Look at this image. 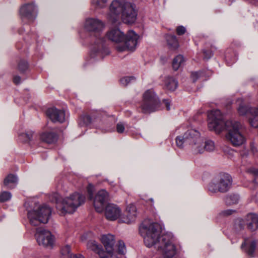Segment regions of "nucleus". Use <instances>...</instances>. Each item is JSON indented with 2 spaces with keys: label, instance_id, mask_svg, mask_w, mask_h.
Listing matches in <instances>:
<instances>
[{
  "label": "nucleus",
  "instance_id": "obj_1",
  "mask_svg": "<svg viewBox=\"0 0 258 258\" xmlns=\"http://www.w3.org/2000/svg\"><path fill=\"white\" fill-rule=\"evenodd\" d=\"M103 22L96 19L90 18L86 21L85 28L90 32L94 44L90 52V57L96 59H103L109 53L106 39L112 42H123V45L118 46L117 50L122 52L125 50L133 51L135 49L139 36L133 30H130L124 35L119 29L114 28L109 31L105 37L101 36V31L104 28Z\"/></svg>",
  "mask_w": 258,
  "mask_h": 258
},
{
  "label": "nucleus",
  "instance_id": "obj_2",
  "mask_svg": "<svg viewBox=\"0 0 258 258\" xmlns=\"http://www.w3.org/2000/svg\"><path fill=\"white\" fill-rule=\"evenodd\" d=\"M145 245L154 248L162 258H173L177 253L175 238L171 232H164L162 227H140Z\"/></svg>",
  "mask_w": 258,
  "mask_h": 258
},
{
  "label": "nucleus",
  "instance_id": "obj_3",
  "mask_svg": "<svg viewBox=\"0 0 258 258\" xmlns=\"http://www.w3.org/2000/svg\"><path fill=\"white\" fill-rule=\"evenodd\" d=\"M208 127L211 131H214L218 133L224 130L228 131L226 135L227 139L233 146H239L245 142V138L240 132L241 124L238 121H227L223 119V115L220 110H214L209 112Z\"/></svg>",
  "mask_w": 258,
  "mask_h": 258
},
{
  "label": "nucleus",
  "instance_id": "obj_4",
  "mask_svg": "<svg viewBox=\"0 0 258 258\" xmlns=\"http://www.w3.org/2000/svg\"><path fill=\"white\" fill-rule=\"evenodd\" d=\"M110 12L108 15L109 21L115 23L121 14L122 22L125 24L134 23L137 19V12L134 4L125 2L124 0H114L109 7Z\"/></svg>",
  "mask_w": 258,
  "mask_h": 258
},
{
  "label": "nucleus",
  "instance_id": "obj_5",
  "mask_svg": "<svg viewBox=\"0 0 258 258\" xmlns=\"http://www.w3.org/2000/svg\"><path fill=\"white\" fill-rule=\"evenodd\" d=\"M175 140L178 147L182 148L184 145H191L197 153H203L205 150L211 152L215 148L214 143L211 140L205 141L203 146V140L200 138V133L194 129L188 130L183 136H177Z\"/></svg>",
  "mask_w": 258,
  "mask_h": 258
},
{
  "label": "nucleus",
  "instance_id": "obj_6",
  "mask_svg": "<svg viewBox=\"0 0 258 258\" xmlns=\"http://www.w3.org/2000/svg\"><path fill=\"white\" fill-rule=\"evenodd\" d=\"M108 200V192L105 189H101L95 196L94 207L97 212L101 213L104 210L106 219L114 221L120 216L121 210L116 205L107 204Z\"/></svg>",
  "mask_w": 258,
  "mask_h": 258
},
{
  "label": "nucleus",
  "instance_id": "obj_7",
  "mask_svg": "<svg viewBox=\"0 0 258 258\" xmlns=\"http://www.w3.org/2000/svg\"><path fill=\"white\" fill-rule=\"evenodd\" d=\"M55 198L56 207L60 211L61 214L74 213L77 208L85 203V196L78 192H75L62 200Z\"/></svg>",
  "mask_w": 258,
  "mask_h": 258
},
{
  "label": "nucleus",
  "instance_id": "obj_8",
  "mask_svg": "<svg viewBox=\"0 0 258 258\" xmlns=\"http://www.w3.org/2000/svg\"><path fill=\"white\" fill-rule=\"evenodd\" d=\"M232 183L231 176L226 173H220L215 176L208 185L209 190L213 193H225L231 188Z\"/></svg>",
  "mask_w": 258,
  "mask_h": 258
},
{
  "label": "nucleus",
  "instance_id": "obj_9",
  "mask_svg": "<svg viewBox=\"0 0 258 258\" xmlns=\"http://www.w3.org/2000/svg\"><path fill=\"white\" fill-rule=\"evenodd\" d=\"M51 214V209L50 207L44 204L36 210L29 211L27 216L31 226H38V223H47Z\"/></svg>",
  "mask_w": 258,
  "mask_h": 258
},
{
  "label": "nucleus",
  "instance_id": "obj_10",
  "mask_svg": "<svg viewBox=\"0 0 258 258\" xmlns=\"http://www.w3.org/2000/svg\"><path fill=\"white\" fill-rule=\"evenodd\" d=\"M141 109L143 113H150L158 110L160 108V102L154 91L149 89L143 95Z\"/></svg>",
  "mask_w": 258,
  "mask_h": 258
},
{
  "label": "nucleus",
  "instance_id": "obj_11",
  "mask_svg": "<svg viewBox=\"0 0 258 258\" xmlns=\"http://www.w3.org/2000/svg\"><path fill=\"white\" fill-rule=\"evenodd\" d=\"M35 238L38 244L44 248L52 249L55 246V238L50 231L43 227H38L36 229Z\"/></svg>",
  "mask_w": 258,
  "mask_h": 258
},
{
  "label": "nucleus",
  "instance_id": "obj_12",
  "mask_svg": "<svg viewBox=\"0 0 258 258\" xmlns=\"http://www.w3.org/2000/svg\"><path fill=\"white\" fill-rule=\"evenodd\" d=\"M37 8L33 3H28L23 5L19 13L22 21L24 23H33L37 16Z\"/></svg>",
  "mask_w": 258,
  "mask_h": 258
},
{
  "label": "nucleus",
  "instance_id": "obj_13",
  "mask_svg": "<svg viewBox=\"0 0 258 258\" xmlns=\"http://www.w3.org/2000/svg\"><path fill=\"white\" fill-rule=\"evenodd\" d=\"M119 222L126 224H131L134 222L137 216V209L133 204H130L127 206L126 210L120 215Z\"/></svg>",
  "mask_w": 258,
  "mask_h": 258
},
{
  "label": "nucleus",
  "instance_id": "obj_14",
  "mask_svg": "<svg viewBox=\"0 0 258 258\" xmlns=\"http://www.w3.org/2000/svg\"><path fill=\"white\" fill-rule=\"evenodd\" d=\"M119 222L126 224H131L134 222L137 216V209L133 204H130L127 206L126 210L120 215Z\"/></svg>",
  "mask_w": 258,
  "mask_h": 258
},
{
  "label": "nucleus",
  "instance_id": "obj_15",
  "mask_svg": "<svg viewBox=\"0 0 258 258\" xmlns=\"http://www.w3.org/2000/svg\"><path fill=\"white\" fill-rule=\"evenodd\" d=\"M100 240L105 247V253H107L111 257H112L115 242L114 236L110 234H103L101 236Z\"/></svg>",
  "mask_w": 258,
  "mask_h": 258
},
{
  "label": "nucleus",
  "instance_id": "obj_16",
  "mask_svg": "<svg viewBox=\"0 0 258 258\" xmlns=\"http://www.w3.org/2000/svg\"><path fill=\"white\" fill-rule=\"evenodd\" d=\"M100 118V113L97 111L92 112L90 114L84 113L80 116L78 121V125L80 126H87L94 123Z\"/></svg>",
  "mask_w": 258,
  "mask_h": 258
},
{
  "label": "nucleus",
  "instance_id": "obj_17",
  "mask_svg": "<svg viewBox=\"0 0 258 258\" xmlns=\"http://www.w3.org/2000/svg\"><path fill=\"white\" fill-rule=\"evenodd\" d=\"M258 226V214L254 213L247 214L243 219L238 218L235 220L234 226Z\"/></svg>",
  "mask_w": 258,
  "mask_h": 258
},
{
  "label": "nucleus",
  "instance_id": "obj_18",
  "mask_svg": "<svg viewBox=\"0 0 258 258\" xmlns=\"http://www.w3.org/2000/svg\"><path fill=\"white\" fill-rule=\"evenodd\" d=\"M46 114L54 122H63L65 120L64 111L55 107L48 108L46 110Z\"/></svg>",
  "mask_w": 258,
  "mask_h": 258
},
{
  "label": "nucleus",
  "instance_id": "obj_19",
  "mask_svg": "<svg viewBox=\"0 0 258 258\" xmlns=\"http://www.w3.org/2000/svg\"><path fill=\"white\" fill-rule=\"evenodd\" d=\"M86 247L88 249L97 254L99 256V258L106 255L102 246L94 240H88L86 243Z\"/></svg>",
  "mask_w": 258,
  "mask_h": 258
},
{
  "label": "nucleus",
  "instance_id": "obj_20",
  "mask_svg": "<svg viewBox=\"0 0 258 258\" xmlns=\"http://www.w3.org/2000/svg\"><path fill=\"white\" fill-rule=\"evenodd\" d=\"M256 246V241L248 238L245 239L244 242L241 246V249L248 255L253 256Z\"/></svg>",
  "mask_w": 258,
  "mask_h": 258
},
{
  "label": "nucleus",
  "instance_id": "obj_21",
  "mask_svg": "<svg viewBox=\"0 0 258 258\" xmlns=\"http://www.w3.org/2000/svg\"><path fill=\"white\" fill-rule=\"evenodd\" d=\"M40 139L43 142L51 144L56 142L58 135L55 132L47 131L43 132L40 135Z\"/></svg>",
  "mask_w": 258,
  "mask_h": 258
},
{
  "label": "nucleus",
  "instance_id": "obj_22",
  "mask_svg": "<svg viewBox=\"0 0 258 258\" xmlns=\"http://www.w3.org/2000/svg\"><path fill=\"white\" fill-rule=\"evenodd\" d=\"M165 37L167 44L170 49L175 50L178 48L179 46V41L175 35L167 34Z\"/></svg>",
  "mask_w": 258,
  "mask_h": 258
},
{
  "label": "nucleus",
  "instance_id": "obj_23",
  "mask_svg": "<svg viewBox=\"0 0 258 258\" xmlns=\"http://www.w3.org/2000/svg\"><path fill=\"white\" fill-rule=\"evenodd\" d=\"M178 86V81L173 77H167L165 79V87L167 90L174 91Z\"/></svg>",
  "mask_w": 258,
  "mask_h": 258
},
{
  "label": "nucleus",
  "instance_id": "obj_24",
  "mask_svg": "<svg viewBox=\"0 0 258 258\" xmlns=\"http://www.w3.org/2000/svg\"><path fill=\"white\" fill-rule=\"evenodd\" d=\"M17 182V177L13 174H9L4 180L3 185L7 188L12 189L14 187L13 184Z\"/></svg>",
  "mask_w": 258,
  "mask_h": 258
},
{
  "label": "nucleus",
  "instance_id": "obj_25",
  "mask_svg": "<svg viewBox=\"0 0 258 258\" xmlns=\"http://www.w3.org/2000/svg\"><path fill=\"white\" fill-rule=\"evenodd\" d=\"M225 58L227 64L230 66L236 62L237 59L236 53L235 52L232 51L230 49H228L225 52Z\"/></svg>",
  "mask_w": 258,
  "mask_h": 258
},
{
  "label": "nucleus",
  "instance_id": "obj_26",
  "mask_svg": "<svg viewBox=\"0 0 258 258\" xmlns=\"http://www.w3.org/2000/svg\"><path fill=\"white\" fill-rule=\"evenodd\" d=\"M239 201V196L238 194H230L225 198V202L226 205L231 206L238 204Z\"/></svg>",
  "mask_w": 258,
  "mask_h": 258
},
{
  "label": "nucleus",
  "instance_id": "obj_27",
  "mask_svg": "<svg viewBox=\"0 0 258 258\" xmlns=\"http://www.w3.org/2000/svg\"><path fill=\"white\" fill-rule=\"evenodd\" d=\"M17 69L21 74H25L29 70V64L25 59H20L17 64Z\"/></svg>",
  "mask_w": 258,
  "mask_h": 258
},
{
  "label": "nucleus",
  "instance_id": "obj_28",
  "mask_svg": "<svg viewBox=\"0 0 258 258\" xmlns=\"http://www.w3.org/2000/svg\"><path fill=\"white\" fill-rule=\"evenodd\" d=\"M34 132L28 131L19 135V140L23 143H30L32 141Z\"/></svg>",
  "mask_w": 258,
  "mask_h": 258
},
{
  "label": "nucleus",
  "instance_id": "obj_29",
  "mask_svg": "<svg viewBox=\"0 0 258 258\" xmlns=\"http://www.w3.org/2000/svg\"><path fill=\"white\" fill-rule=\"evenodd\" d=\"M184 59L182 55H178L175 57L172 61V68L174 71H177L184 63Z\"/></svg>",
  "mask_w": 258,
  "mask_h": 258
},
{
  "label": "nucleus",
  "instance_id": "obj_30",
  "mask_svg": "<svg viewBox=\"0 0 258 258\" xmlns=\"http://www.w3.org/2000/svg\"><path fill=\"white\" fill-rule=\"evenodd\" d=\"M117 252L118 254L124 255L126 253V248L124 242L119 240L116 244Z\"/></svg>",
  "mask_w": 258,
  "mask_h": 258
},
{
  "label": "nucleus",
  "instance_id": "obj_31",
  "mask_svg": "<svg viewBox=\"0 0 258 258\" xmlns=\"http://www.w3.org/2000/svg\"><path fill=\"white\" fill-rule=\"evenodd\" d=\"M253 112L254 116L249 119V123L252 126L258 127V108H254Z\"/></svg>",
  "mask_w": 258,
  "mask_h": 258
},
{
  "label": "nucleus",
  "instance_id": "obj_32",
  "mask_svg": "<svg viewBox=\"0 0 258 258\" xmlns=\"http://www.w3.org/2000/svg\"><path fill=\"white\" fill-rule=\"evenodd\" d=\"M12 198L11 192L6 191H2L0 194V203H4L9 201Z\"/></svg>",
  "mask_w": 258,
  "mask_h": 258
},
{
  "label": "nucleus",
  "instance_id": "obj_33",
  "mask_svg": "<svg viewBox=\"0 0 258 258\" xmlns=\"http://www.w3.org/2000/svg\"><path fill=\"white\" fill-rule=\"evenodd\" d=\"M87 194H88V198L90 200H94L95 197L94 198V185L92 183H89L86 188Z\"/></svg>",
  "mask_w": 258,
  "mask_h": 258
},
{
  "label": "nucleus",
  "instance_id": "obj_34",
  "mask_svg": "<svg viewBox=\"0 0 258 258\" xmlns=\"http://www.w3.org/2000/svg\"><path fill=\"white\" fill-rule=\"evenodd\" d=\"M107 0H92V4L97 8H102L105 6Z\"/></svg>",
  "mask_w": 258,
  "mask_h": 258
},
{
  "label": "nucleus",
  "instance_id": "obj_35",
  "mask_svg": "<svg viewBox=\"0 0 258 258\" xmlns=\"http://www.w3.org/2000/svg\"><path fill=\"white\" fill-rule=\"evenodd\" d=\"M135 78L133 76L124 77L120 80V83L123 86L127 85L132 81H135Z\"/></svg>",
  "mask_w": 258,
  "mask_h": 258
},
{
  "label": "nucleus",
  "instance_id": "obj_36",
  "mask_svg": "<svg viewBox=\"0 0 258 258\" xmlns=\"http://www.w3.org/2000/svg\"><path fill=\"white\" fill-rule=\"evenodd\" d=\"M203 71L192 72L191 74V77L192 79L193 83H195L197 80L203 75Z\"/></svg>",
  "mask_w": 258,
  "mask_h": 258
},
{
  "label": "nucleus",
  "instance_id": "obj_37",
  "mask_svg": "<svg viewBox=\"0 0 258 258\" xmlns=\"http://www.w3.org/2000/svg\"><path fill=\"white\" fill-rule=\"evenodd\" d=\"M61 253L63 255L67 256L69 258H70L73 255V254L71 253V247L68 245L62 248Z\"/></svg>",
  "mask_w": 258,
  "mask_h": 258
},
{
  "label": "nucleus",
  "instance_id": "obj_38",
  "mask_svg": "<svg viewBox=\"0 0 258 258\" xmlns=\"http://www.w3.org/2000/svg\"><path fill=\"white\" fill-rule=\"evenodd\" d=\"M236 212V210H231V209H227L225 210L222 211L220 213L219 215L222 217H228L232 215L233 213Z\"/></svg>",
  "mask_w": 258,
  "mask_h": 258
},
{
  "label": "nucleus",
  "instance_id": "obj_39",
  "mask_svg": "<svg viewBox=\"0 0 258 258\" xmlns=\"http://www.w3.org/2000/svg\"><path fill=\"white\" fill-rule=\"evenodd\" d=\"M249 172L253 174L254 176L253 182L254 183H257L258 180V169L254 168H252L249 169Z\"/></svg>",
  "mask_w": 258,
  "mask_h": 258
},
{
  "label": "nucleus",
  "instance_id": "obj_40",
  "mask_svg": "<svg viewBox=\"0 0 258 258\" xmlns=\"http://www.w3.org/2000/svg\"><path fill=\"white\" fill-rule=\"evenodd\" d=\"M249 111V108L246 106L240 105L238 112L240 115H244L247 114Z\"/></svg>",
  "mask_w": 258,
  "mask_h": 258
},
{
  "label": "nucleus",
  "instance_id": "obj_41",
  "mask_svg": "<svg viewBox=\"0 0 258 258\" xmlns=\"http://www.w3.org/2000/svg\"><path fill=\"white\" fill-rule=\"evenodd\" d=\"M186 32V29L183 26H178L176 28V33L178 36H181Z\"/></svg>",
  "mask_w": 258,
  "mask_h": 258
},
{
  "label": "nucleus",
  "instance_id": "obj_42",
  "mask_svg": "<svg viewBox=\"0 0 258 258\" xmlns=\"http://www.w3.org/2000/svg\"><path fill=\"white\" fill-rule=\"evenodd\" d=\"M204 59H209L213 55V53L210 50H203Z\"/></svg>",
  "mask_w": 258,
  "mask_h": 258
},
{
  "label": "nucleus",
  "instance_id": "obj_43",
  "mask_svg": "<svg viewBox=\"0 0 258 258\" xmlns=\"http://www.w3.org/2000/svg\"><path fill=\"white\" fill-rule=\"evenodd\" d=\"M93 234L91 232H88L84 233L81 237L82 241L87 240L89 238H91L93 237Z\"/></svg>",
  "mask_w": 258,
  "mask_h": 258
},
{
  "label": "nucleus",
  "instance_id": "obj_44",
  "mask_svg": "<svg viewBox=\"0 0 258 258\" xmlns=\"http://www.w3.org/2000/svg\"><path fill=\"white\" fill-rule=\"evenodd\" d=\"M124 131V126L121 123H117L116 125V131L119 134L123 133Z\"/></svg>",
  "mask_w": 258,
  "mask_h": 258
},
{
  "label": "nucleus",
  "instance_id": "obj_45",
  "mask_svg": "<svg viewBox=\"0 0 258 258\" xmlns=\"http://www.w3.org/2000/svg\"><path fill=\"white\" fill-rule=\"evenodd\" d=\"M146 222V220H145L144 222H143L142 223H141L140 226H147L145 223ZM148 226H162V224L160 223H154V222H150V223L149 224V225Z\"/></svg>",
  "mask_w": 258,
  "mask_h": 258
},
{
  "label": "nucleus",
  "instance_id": "obj_46",
  "mask_svg": "<svg viewBox=\"0 0 258 258\" xmlns=\"http://www.w3.org/2000/svg\"><path fill=\"white\" fill-rule=\"evenodd\" d=\"M21 78L19 76H15L13 77V82L16 85H18L20 83Z\"/></svg>",
  "mask_w": 258,
  "mask_h": 258
},
{
  "label": "nucleus",
  "instance_id": "obj_47",
  "mask_svg": "<svg viewBox=\"0 0 258 258\" xmlns=\"http://www.w3.org/2000/svg\"><path fill=\"white\" fill-rule=\"evenodd\" d=\"M163 102L165 104L167 110H169L170 109V103L169 100L168 99H164L163 100Z\"/></svg>",
  "mask_w": 258,
  "mask_h": 258
},
{
  "label": "nucleus",
  "instance_id": "obj_48",
  "mask_svg": "<svg viewBox=\"0 0 258 258\" xmlns=\"http://www.w3.org/2000/svg\"><path fill=\"white\" fill-rule=\"evenodd\" d=\"M70 258H85L82 254H73Z\"/></svg>",
  "mask_w": 258,
  "mask_h": 258
},
{
  "label": "nucleus",
  "instance_id": "obj_49",
  "mask_svg": "<svg viewBox=\"0 0 258 258\" xmlns=\"http://www.w3.org/2000/svg\"><path fill=\"white\" fill-rule=\"evenodd\" d=\"M16 46L18 49H21V43L20 42L17 43L16 44Z\"/></svg>",
  "mask_w": 258,
  "mask_h": 258
},
{
  "label": "nucleus",
  "instance_id": "obj_50",
  "mask_svg": "<svg viewBox=\"0 0 258 258\" xmlns=\"http://www.w3.org/2000/svg\"><path fill=\"white\" fill-rule=\"evenodd\" d=\"M24 31V29L23 28H20V29H19L18 30V33L20 34H21L23 33V32Z\"/></svg>",
  "mask_w": 258,
  "mask_h": 258
}]
</instances>
